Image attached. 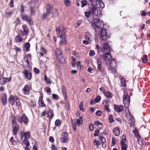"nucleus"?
Segmentation results:
<instances>
[{
  "mask_svg": "<svg viewBox=\"0 0 150 150\" xmlns=\"http://www.w3.org/2000/svg\"><path fill=\"white\" fill-rule=\"evenodd\" d=\"M48 14L47 13H44L43 14L42 16V19L45 20L46 19V17L48 16Z\"/></svg>",
  "mask_w": 150,
  "mask_h": 150,
  "instance_id": "nucleus-60",
  "label": "nucleus"
},
{
  "mask_svg": "<svg viewBox=\"0 0 150 150\" xmlns=\"http://www.w3.org/2000/svg\"><path fill=\"white\" fill-rule=\"evenodd\" d=\"M39 103V106L42 107H45L46 106V105L44 104L43 101L40 102Z\"/></svg>",
  "mask_w": 150,
  "mask_h": 150,
  "instance_id": "nucleus-57",
  "label": "nucleus"
},
{
  "mask_svg": "<svg viewBox=\"0 0 150 150\" xmlns=\"http://www.w3.org/2000/svg\"><path fill=\"white\" fill-rule=\"evenodd\" d=\"M130 98H129L128 100H123V104L125 108H127L129 107L130 105Z\"/></svg>",
  "mask_w": 150,
  "mask_h": 150,
  "instance_id": "nucleus-22",
  "label": "nucleus"
},
{
  "mask_svg": "<svg viewBox=\"0 0 150 150\" xmlns=\"http://www.w3.org/2000/svg\"><path fill=\"white\" fill-rule=\"evenodd\" d=\"M126 137L125 135H123L122 137V139L120 141V144H125V143L126 142Z\"/></svg>",
  "mask_w": 150,
  "mask_h": 150,
  "instance_id": "nucleus-31",
  "label": "nucleus"
},
{
  "mask_svg": "<svg viewBox=\"0 0 150 150\" xmlns=\"http://www.w3.org/2000/svg\"><path fill=\"white\" fill-rule=\"evenodd\" d=\"M44 80L46 82L48 83L49 84H51V82L50 80V79L48 78L47 76L46 75H44Z\"/></svg>",
  "mask_w": 150,
  "mask_h": 150,
  "instance_id": "nucleus-42",
  "label": "nucleus"
},
{
  "mask_svg": "<svg viewBox=\"0 0 150 150\" xmlns=\"http://www.w3.org/2000/svg\"><path fill=\"white\" fill-rule=\"evenodd\" d=\"M108 64L110 67L109 69L112 71L113 74H115L117 67L116 61L115 60H111Z\"/></svg>",
  "mask_w": 150,
  "mask_h": 150,
  "instance_id": "nucleus-6",
  "label": "nucleus"
},
{
  "mask_svg": "<svg viewBox=\"0 0 150 150\" xmlns=\"http://www.w3.org/2000/svg\"><path fill=\"white\" fill-rule=\"evenodd\" d=\"M92 36L88 32L85 33V38L88 41L90 40V38Z\"/></svg>",
  "mask_w": 150,
  "mask_h": 150,
  "instance_id": "nucleus-29",
  "label": "nucleus"
},
{
  "mask_svg": "<svg viewBox=\"0 0 150 150\" xmlns=\"http://www.w3.org/2000/svg\"><path fill=\"white\" fill-rule=\"evenodd\" d=\"M93 22L91 26L92 28L96 33L98 30L100 32L99 35L100 39L102 41H105L110 38V37L108 35L107 31L105 28H103L104 26L103 21H100L99 19H93Z\"/></svg>",
  "mask_w": 150,
  "mask_h": 150,
  "instance_id": "nucleus-1",
  "label": "nucleus"
},
{
  "mask_svg": "<svg viewBox=\"0 0 150 150\" xmlns=\"http://www.w3.org/2000/svg\"><path fill=\"white\" fill-rule=\"evenodd\" d=\"M99 138L101 141V144L105 143L106 142V139L105 138L103 137L102 136H100L99 137Z\"/></svg>",
  "mask_w": 150,
  "mask_h": 150,
  "instance_id": "nucleus-43",
  "label": "nucleus"
},
{
  "mask_svg": "<svg viewBox=\"0 0 150 150\" xmlns=\"http://www.w3.org/2000/svg\"><path fill=\"white\" fill-rule=\"evenodd\" d=\"M97 72L99 73L100 76L103 78L104 76L106 75V69L103 66L101 60L100 59H97Z\"/></svg>",
  "mask_w": 150,
  "mask_h": 150,
  "instance_id": "nucleus-4",
  "label": "nucleus"
},
{
  "mask_svg": "<svg viewBox=\"0 0 150 150\" xmlns=\"http://www.w3.org/2000/svg\"><path fill=\"white\" fill-rule=\"evenodd\" d=\"M15 98H14L13 96L11 95L9 97L8 100L10 103L13 105L15 103Z\"/></svg>",
  "mask_w": 150,
  "mask_h": 150,
  "instance_id": "nucleus-24",
  "label": "nucleus"
},
{
  "mask_svg": "<svg viewBox=\"0 0 150 150\" xmlns=\"http://www.w3.org/2000/svg\"><path fill=\"white\" fill-rule=\"evenodd\" d=\"M57 59L59 62L61 64H65L66 62L65 60L63 57V55L59 56L57 57Z\"/></svg>",
  "mask_w": 150,
  "mask_h": 150,
  "instance_id": "nucleus-17",
  "label": "nucleus"
},
{
  "mask_svg": "<svg viewBox=\"0 0 150 150\" xmlns=\"http://www.w3.org/2000/svg\"><path fill=\"white\" fill-rule=\"evenodd\" d=\"M81 121L83 122L82 117V116H81L79 119L77 120L76 121V124L78 125H80L81 124Z\"/></svg>",
  "mask_w": 150,
  "mask_h": 150,
  "instance_id": "nucleus-41",
  "label": "nucleus"
},
{
  "mask_svg": "<svg viewBox=\"0 0 150 150\" xmlns=\"http://www.w3.org/2000/svg\"><path fill=\"white\" fill-rule=\"evenodd\" d=\"M132 132L134 134L135 136L137 138L138 143L140 145L142 144V140H143V139L142 138L139 134L138 131L136 128H135V130H133Z\"/></svg>",
  "mask_w": 150,
  "mask_h": 150,
  "instance_id": "nucleus-7",
  "label": "nucleus"
},
{
  "mask_svg": "<svg viewBox=\"0 0 150 150\" xmlns=\"http://www.w3.org/2000/svg\"><path fill=\"white\" fill-rule=\"evenodd\" d=\"M101 97L100 96H98L95 98L94 100L96 103H98L101 100Z\"/></svg>",
  "mask_w": 150,
  "mask_h": 150,
  "instance_id": "nucleus-47",
  "label": "nucleus"
},
{
  "mask_svg": "<svg viewBox=\"0 0 150 150\" xmlns=\"http://www.w3.org/2000/svg\"><path fill=\"white\" fill-rule=\"evenodd\" d=\"M129 98H130L128 93L124 94L123 96V100H128Z\"/></svg>",
  "mask_w": 150,
  "mask_h": 150,
  "instance_id": "nucleus-44",
  "label": "nucleus"
},
{
  "mask_svg": "<svg viewBox=\"0 0 150 150\" xmlns=\"http://www.w3.org/2000/svg\"><path fill=\"white\" fill-rule=\"evenodd\" d=\"M104 95L108 99L111 98L113 96L112 93L109 91H106Z\"/></svg>",
  "mask_w": 150,
  "mask_h": 150,
  "instance_id": "nucleus-21",
  "label": "nucleus"
},
{
  "mask_svg": "<svg viewBox=\"0 0 150 150\" xmlns=\"http://www.w3.org/2000/svg\"><path fill=\"white\" fill-rule=\"evenodd\" d=\"M23 74L25 75V77L28 79L30 80L32 78V74L31 72H29L28 70H25L23 71Z\"/></svg>",
  "mask_w": 150,
  "mask_h": 150,
  "instance_id": "nucleus-10",
  "label": "nucleus"
},
{
  "mask_svg": "<svg viewBox=\"0 0 150 150\" xmlns=\"http://www.w3.org/2000/svg\"><path fill=\"white\" fill-rule=\"evenodd\" d=\"M62 137L60 138V141L61 143H66L68 139V134L67 133L64 132L62 133Z\"/></svg>",
  "mask_w": 150,
  "mask_h": 150,
  "instance_id": "nucleus-9",
  "label": "nucleus"
},
{
  "mask_svg": "<svg viewBox=\"0 0 150 150\" xmlns=\"http://www.w3.org/2000/svg\"><path fill=\"white\" fill-rule=\"evenodd\" d=\"M55 52L57 57L58 56L59 57L62 55V50L60 48H56Z\"/></svg>",
  "mask_w": 150,
  "mask_h": 150,
  "instance_id": "nucleus-19",
  "label": "nucleus"
},
{
  "mask_svg": "<svg viewBox=\"0 0 150 150\" xmlns=\"http://www.w3.org/2000/svg\"><path fill=\"white\" fill-rule=\"evenodd\" d=\"M45 89L46 92L49 95H50L51 93V91L50 88L48 87H47L45 88Z\"/></svg>",
  "mask_w": 150,
  "mask_h": 150,
  "instance_id": "nucleus-51",
  "label": "nucleus"
},
{
  "mask_svg": "<svg viewBox=\"0 0 150 150\" xmlns=\"http://www.w3.org/2000/svg\"><path fill=\"white\" fill-rule=\"evenodd\" d=\"M47 6L49 7V8H46V13H47V14H50V10L52 9V7L49 4H47Z\"/></svg>",
  "mask_w": 150,
  "mask_h": 150,
  "instance_id": "nucleus-38",
  "label": "nucleus"
},
{
  "mask_svg": "<svg viewBox=\"0 0 150 150\" xmlns=\"http://www.w3.org/2000/svg\"><path fill=\"white\" fill-rule=\"evenodd\" d=\"M56 31L57 33V35L58 36V35H60V33L61 32V29L59 27H57L56 28Z\"/></svg>",
  "mask_w": 150,
  "mask_h": 150,
  "instance_id": "nucleus-56",
  "label": "nucleus"
},
{
  "mask_svg": "<svg viewBox=\"0 0 150 150\" xmlns=\"http://www.w3.org/2000/svg\"><path fill=\"white\" fill-rule=\"evenodd\" d=\"M102 113V112L101 110H98L96 111V114L97 116H100L101 115Z\"/></svg>",
  "mask_w": 150,
  "mask_h": 150,
  "instance_id": "nucleus-63",
  "label": "nucleus"
},
{
  "mask_svg": "<svg viewBox=\"0 0 150 150\" xmlns=\"http://www.w3.org/2000/svg\"><path fill=\"white\" fill-rule=\"evenodd\" d=\"M126 117L127 118L130 119L129 120V123L130 127H133L135 125V119L132 117L130 112L128 114L126 115Z\"/></svg>",
  "mask_w": 150,
  "mask_h": 150,
  "instance_id": "nucleus-8",
  "label": "nucleus"
},
{
  "mask_svg": "<svg viewBox=\"0 0 150 150\" xmlns=\"http://www.w3.org/2000/svg\"><path fill=\"white\" fill-rule=\"evenodd\" d=\"M66 34V29L64 27H63L62 30V33L60 35L57 36V37H65Z\"/></svg>",
  "mask_w": 150,
  "mask_h": 150,
  "instance_id": "nucleus-27",
  "label": "nucleus"
},
{
  "mask_svg": "<svg viewBox=\"0 0 150 150\" xmlns=\"http://www.w3.org/2000/svg\"><path fill=\"white\" fill-rule=\"evenodd\" d=\"M22 90H23V93L24 95H26L29 94L30 88L28 85H25Z\"/></svg>",
  "mask_w": 150,
  "mask_h": 150,
  "instance_id": "nucleus-11",
  "label": "nucleus"
},
{
  "mask_svg": "<svg viewBox=\"0 0 150 150\" xmlns=\"http://www.w3.org/2000/svg\"><path fill=\"white\" fill-rule=\"evenodd\" d=\"M58 38H60L62 39V41H60V44L62 45V43H63L64 42L65 43H67V42L65 38V37L62 38V37H58Z\"/></svg>",
  "mask_w": 150,
  "mask_h": 150,
  "instance_id": "nucleus-49",
  "label": "nucleus"
},
{
  "mask_svg": "<svg viewBox=\"0 0 150 150\" xmlns=\"http://www.w3.org/2000/svg\"><path fill=\"white\" fill-rule=\"evenodd\" d=\"M81 7L83 8L87 4L88 1L86 0H83L81 1Z\"/></svg>",
  "mask_w": 150,
  "mask_h": 150,
  "instance_id": "nucleus-35",
  "label": "nucleus"
},
{
  "mask_svg": "<svg viewBox=\"0 0 150 150\" xmlns=\"http://www.w3.org/2000/svg\"><path fill=\"white\" fill-rule=\"evenodd\" d=\"M89 1H91V6H90V7H94L97 9L96 6L97 5V1H98V0H89Z\"/></svg>",
  "mask_w": 150,
  "mask_h": 150,
  "instance_id": "nucleus-20",
  "label": "nucleus"
},
{
  "mask_svg": "<svg viewBox=\"0 0 150 150\" xmlns=\"http://www.w3.org/2000/svg\"><path fill=\"white\" fill-rule=\"evenodd\" d=\"M109 120L110 123H112L114 122V120L113 118L112 115L111 114L110 115L109 117Z\"/></svg>",
  "mask_w": 150,
  "mask_h": 150,
  "instance_id": "nucleus-48",
  "label": "nucleus"
},
{
  "mask_svg": "<svg viewBox=\"0 0 150 150\" xmlns=\"http://www.w3.org/2000/svg\"><path fill=\"white\" fill-rule=\"evenodd\" d=\"M14 23L16 24V25H18L21 24V20L19 18H17Z\"/></svg>",
  "mask_w": 150,
  "mask_h": 150,
  "instance_id": "nucleus-53",
  "label": "nucleus"
},
{
  "mask_svg": "<svg viewBox=\"0 0 150 150\" xmlns=\"http://www.w3.org/2000/svg\"><path fill=\"white\" fill-rule=\"evenodd\" d=\"M24 11V8L23 5H22L21 6L20 12L21 13H23Z\"/></svg>",
  "mask_w": 150,
  "mask_h": 150,
  "instance_id": "nucleus-62",
  "label": "nucleus"
},
{
  "mask_svg": "<svg viewBox=\"0 0 150 150\" xmlns=\"http://www.w3.org/2000/svg\"><path fill=\"white\" fill-rule=\"evenodd\" d=\"M12 134L13 135H16L17 134V132L18 131L19 129V126L18 127H12Z\"/></svg>",
  "mask_w": 150,
  "mask_h": 150,
  "instance_id": "nucleus-23",
  "label": "nucleus"
},
{
  "mask_svg": "<svg viewBox=\"0 0 150 150\" xmlns=\"http://www.w3.org/2000/svg\"><path fill=\"white\" fill-rule=\"evenodd\" d=\"M47 114L49 117L50 119H52L53 118L54 115L53 110L50 108L48 111L47 112Z\"/></svg>",
  "mask_w": 150,
  "mask_h": 150,
  "instance_id": "nucleus-14",
  "label": "nucleus"
},
{
  "mask_svg": "<svg viewBox=\"0 0 150 150\" xmlns=\"http://www.w3.org/2000/svg\"><path fill=\"white\" fill-rule=\"evenodd\" d=\"M114 108L115 110L118 112H121L123 109V106L122 105H120L119 106L118 105L115 104L114 105Z\"/></svg>",
  "mask_w": 150,
  "mask_h": 150,
  "instance_id": "nucleus-13",
  "label": "nucleus"
},
{
  "mask_svg": "<svg viewBox=\"0 0 150 150\" xmlns=\"http://www.w3.org/2000/svg\"><path fill=\"white\" fill-rule=\"evenodd\" d=\"M16 119L20 124H22L23 122L25 124H26L28 122V118L24 113L21 116H17L16 117Z\"/></svg>",
  "mask_w": 150,
  "mask_h": 150,
  "instance_id": "nucleus-5",
  "label": "nucleus"
},
{
  "mask_svg": "<svg viewBox=\"0 0 150 150\" xmlns=\"http://www.w3.org/2000/svg\"><path fill=\"white\" fill-rule=\"evenodd\" d=\"M113 134L115 136H117L120 133V129L117 127H115L113 129Z\"/></svg>",
  "mask_w": 150,
  "mask_h": 150,
  "instance_id": "nucleus-18",
  "label": "nucleus"
},
{
  "mask_svg": "<svg viewBox=\"0 0 150 150\" xmlns=\"http://www.w3.org/2000/svg\"><path fill=\"white\" fill-rule=\"evenodd\" d=\"M116 142L115 138L114 137L112 138V146H114L116 144Z\"/></svg>",
  "mask_w": 150,
  "mask_h": 150,
  "instance_id": "nucleus-61",
  "label": "nucleus"
},
{
  "mask_svg": "<svg viewBox=\"0 0 150 150\" xmlns=\"http://www.w3.org/2000/svg\"><path fill=\"white\" fill-rule=\"evenodd\" d=\"M121 83L123 87H125L126 86V80L124 78H122L121 80Z\"/></svg>",
  "mask_w": 150,
  "mask_h": 150,
  "instance_id": "nucleus-36",
  "label": "nucleus"
},
{
  "mask_svg": "<svg viewBox=\"0 0 150 150\" xmlns=\"http://www.w3.org/2000/svg\"><path fill=\"white\" fill-rule=\"evenodd\" d=\"M20 16L21 17L22 19L24 21L27 22L28 21L30 18V17H28V15L25 14H21Z\"/></svg>",
  "mask_w": 150,
  "mask_h": 150,
  "instance_id": "nucleus-25",
  "label": "nucleus"
},
{
  "mask_svg": "<svg viewBox=\"0 0 150 150\" xmlns=\"http://www.w3.org/2000/svg\"><path fill=\"white\" fill-rule=\"evenodd\" d=\"M35 6H30V13L32 15L34 16V13H35V11L34 10L35 8Z\"/></svg>",
  "mask_w": 150,
  "mask_h": 150,
  "instance_id": "nucleus-33",
  "label": "nucleus"
},
{
  "mask_svg": "<svg viewBox=\"0 0 150 150\" xmlns=\"http://www.w3.org/2000/svg\"><path fill=\"white\" fill-rule=\"evenodd\" d=\"M88 11L85 12V16L87 18H89L91 15L93 17V19H96L98 17V10L94 7H91L89 6L88 8Z\"/></svg>",
  "mask_w": 150,
  "mask_h": 150,
  "instance_id": "nucleus-3",
  "label": "nucleus"
},
{
  "mask_svg": "<svg viewBox=\"0 0 150 150\" xmlns=\"http://www.w3.org/2000/svg\"><path fill=\"white\" fill-rule=\"evenodd\" d=\"M89 54L91 56H93L95 54V52L93 50H90L89 53Z\"/></svg>",
  "mask_w": 150,
  "mask_h": 150,
  "instance_id": "nucleus-64",
  "label": "nucleus"
},
{
  "mask_svg": "<svg viewBox=\"0 0 150 150\" xmlns=\"http://www.w3.org/2000/svg\"><path fill=\"white\" fill-rule=\"evenodd\" d=\"M100 6L101 8H103L105 7V5L102 0H98Z\"/></svg>",
  "mask_w": 150,
  "mask_h": 150,
  "instance_id": "nucleus-45",
  "label": "nucleus"
},
{
  "mask_svg": "<svg viewBox=\"0 0 150 150\" xmlns=\"http://www.w3.org/2000/svg\"><path fill=\"white\" fill-rule=\"evenodd\" d=\"M102 46V45H101ZM96 49L97 50L98 53L100 52V50H101V48L102 47V46L100 47L99 45L98 44L96 45Z\"/></svg>",
  "mask_w": 150,
  "mask_h": 150,
  "instance_id": "nucleus-54",
  "label": "nucleus"
},
{
  "mask_svg": "<svg viewBox=\"0 0 150 150\" xmlns=\"http://www.w3.org/2000/svg\"><path fill=\"white\" fill-rule=\"evenodd\" d=\"M15 101L16 105L17 106H19L21 105V103L20 102V100L18 97L17 96L15 97Z\"/></svg>",
  "mask_w": 150,
  "mask_h": 150,
  "instance_id": "nucleus-39",
  "label": "nucleus"
},
{
  "mask_svg": "<svg viewBox=\"0 0 150 150\" xmlns=\"http://www.w3.org/2000/svg\"><path fill=\"white\" fill-rule=\"evenodd\" d=\"M11 80V77L9 78H3L2 79H0V83L2 85H4L8 82H10Z\"/></svg>",
  "mask_w": 150,
  "mask_h": 150,
  "instance_id": "nucleus-12",
  "label": "nucleus"
},
{
  "mask_svg": "<svg viewBox=\"0 0 150 150\" xmlns=\"http://www.w3.org/2000/svg\"><path fill=\"white\" fill-rule=\"evenodd\" d=\"M64 4L66 6H70L71 2L69 0H65L64 1Z\"/></svg>",
  "mask_w": 150,
  "mask_h": 150,
  "instance_id": "nucleus-55",
  "label": "nucleus"
},
{
  "mask_svg": "<svg viewBox=\"0 0 150 150\" xmlns=\"http://www.w3.org/2000/svg\"><path fill=\"white\" fill-rule=\"evenodd\" d=\"M109 105H105L104 107L105 110L108 112H110V111L109 109Z\"/></svg>",
  "mask_w": 150,
  "mask_h": 150,
  "instance_id": "nucleus-59",
  "label": "nucleus"
},
{
  "mask_svg": "<svg viewBox=\"0 0 150 150\" xmlns=\"http://www.w3.org/2000/svg\"><path fill=\"white\" fill-rule=\"evenodd\" d=\"M23 29V34L24 35H27L29 32V29L26 25H23L22 26Z\"/></svg>",
  "mask_w": 150,
  "mask_h": 150,
  "instance_id": "nucleus-15",
  "label": "nucleus"
},
{
  "mask_svg": "<svg viewBox=\"0 0 150 150\" xmlns=\"http://www.w3.org/2000/svg\"><path fill=\"white\" fill-rule=\"evenodd\" d=\"M99 90L101 92H102L103 93V94H104L105 93V92H106L105 91V88L104 87H101L100 88Z\"/></svg>",
  "mask_w": 150,
  "mask_h": 150,
  "instance_id": "nucleus-58",
  "label": "nucleus"
},
{
  "mask_svg": "<svg viewBox=\"0 0 150 150\" xmlns=\"http://www.w3.org/2000/svg\"><path fill=\"white\" fill-rule=\"evenodd\" d=\"M28 139H25L23 141V142L26 146L25 149H27L28 148L29 146L30 145V143Z\"/></svg>",
  "mask_w": 150,
  "mask_h": 150,
  "instance_id": "nucleus-28",
  "label": "nucleus"
},
{
  "mask_svg": "<svg viewBox=\"0 0 150 150\" xmlns=\"http://www.w3.org/2000/svg\"><path fill=\"white\" fill-rule=\"evenodd\" d=\"M55 126H59L61 124V122L59 119L57 120L55 122Z\"/></svg>",
  "mask_w": 150,
  "mask_h": 150,
  "instance_id": "nucleus-50",
  "label": "nucleus"
},
{
  "mask_svg": "<svg viewBox=\"0 0 150 150\" xmlns=\"http://www.w3.org/2000/svg\"><path fill=\"white\" fill-rule=\"evenodd\" d=\"M121 150H127V146L125 144H121Z\"/></svg>",
  "mask_w": 150,
  "mask_h": 150,
  "instance_id": "nucleus-46",
  "label": "nucleus"
},
{
  "mask_svg": "<svg viewBox=\"0 0 150 150\" xmlns=\"http://www.w3.org/2000/svg\"><path fill=\"white\" fill-rule=\"evenodd\" d=\"M7 95L4 93L3 96L1 99V102L3 105H6L7 103Z\"/></svg>",
  "mask_w": 150,
  "mask_h": 150,
  "instance_id": "nucleus-16",
  "label": "nucleus"
},
{
  "mask_svg": "<svg viewBox=\"0 0 150 150\" xmlns=\"http://www.w3.org/2000/svg\"><path fill=\"white\" fill-rule=\"evenodd\" d=\"M111 50L108 42L102 43L101 51L104 54L102 55V58L105 61L107 66L112 59V57L110 53Z\"/></svg>",
  "mask_w": 150,
  "mask_h": 150,
  "instance_id": "nucleus-2",
  "label": "nucleus"
},
{
  "mask_svg": "<svg viewBox=\"0 0 150 150\" xmlns=\"http://www.w3.org/2000/svg\"><path fill=\"white\" fill-rule=\"evenodd\" d=\"M30 136L31 134L30 132L29 131L25 132V134H24L25 139H28L30 138Z\"/></svg>",
  "mask_w": 150,
  "mask_h": 150,
  "instance_id": "nucleus-30",
  "label": "nucleus"
},
{
  "mask_svg": "<svg viewBox=\"0 0 150 150\" xmlns=\"http://www.w3.org/2000/svg\"><path fill=\"white\" fill-rule=\"evenodd\" d=\"M15 40L16 42H20L22 41V39L20 35H18L16 37Z\"/></svg>",
  "mask_w": 150,
  "mask_h": 150,
  "instance_id": "nucleus-32",
  "label": "nucleus"
},
{
  "mask_svg": "<svg viewBox=\"0 0 150 150\" xmlns=\"http://www.w3.org/2000/svg\"><path fill=\"white\" fill-rule=\"evenodd\" d=\"M83 102H81L80 103L79 105V108L80 110L82 112H84L85 111V110L83 108Z\"/></svg>",
  "mask_w": 150,
  "mask_h": 150,
  "instance_id": "nucleus-37",
  "label": "nucleus"
},
{
  "mask_svg": "<svg viewBox=\"0 0 150 150\" xmlns=\"http://www.w3.org/2000/svg\"><path fill=\"white\" fill-rule=\"evenodd\" d=\"M24 46L26 48V51L28 52L30 50V44L29 42H26L24 45Z\"/></svg>",
  "mask_w": 150,
  "mask_h": 150,
  "instance_id": "nucleus-34",
  "label": "nucleus"
},
{
  "mask_svg": "<svg viewBox=\"0 0 150 150\" xmlns=\"http://www.w3.org/2000/svg\"><path fill=\"white\" fill-rule=\"evenodd\" d=\"M142 62L144 63H146L148 61L147 55H144V56L142 58Z\"/></svg>",
  "mask_w": 150,
  "mask_h": 150,
  "instance_id": "nucleus-40",
  "label": "nucleus"
},
{
  "mask_svg": "<svg viewBox=\"0 0 150 150\" xmlns=\"http://www.w3.org/2000/svg\"><path fill=\"white\" fill-rule=\"evenodd\" d=\"M11 125L12 127H14L15 126H16V127H18L19 126V125L16 120L15 118L13 119L12 121Z\"/></svg>",
  "mask_w": 150,
  "mask_h": 150,
  "instance_id": "nucleus-26",
  "label": "nucleus"
},
{
  "mask_svg": "<svg viewBox=\"0 0 150 150\" xmlns=\"http://www.w3.org/2000/svg\"><path fill=\"white\" fill-rule=\"evenodd\" d=\"M100 133V130L99 129H97L95 130V133L94 134V135L96 137L98 136V133Z\"/></svg>",
  "mask_w": 150,
  "mask_h": 150,
  "instance_id": "nucleus-52",
  "label": "nucleus"
}]
</instances>
